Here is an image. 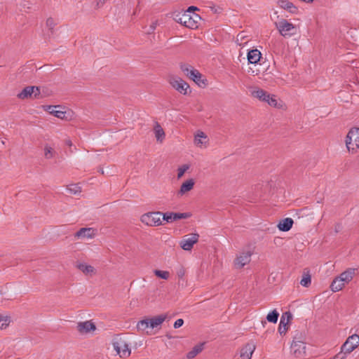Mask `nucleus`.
<instances>
[{
    "label": "nucleus",
    "mask_w": 359,
    "mask_h": 359,
    "mask_svg": "<svg viewBox=\"0 0 359 359\" xmlns=\"http://www.w3.org/2000/svg\"><path fill=\"white\" fill-rule=\"evenodd\" d=\"M40 89L36 86H27L17 95L20 100L28 98H38L40 95Z\"/></svg>",
    "instance_id": "nucleus-18"
},
{
    "label": "nucleus",
    "mask_w": 359,
    "mask_h": 359,
    "mask_svg": "<svg viewBox=\"0 0 359 359\" xmlns=\"http://www.w3.org/2000/svg\"><path fill=\"white\" fill-rule=\"evenodd\" d=\"M55 150L52 147H50L49 145H46L44 147L43 154H44V157L46 159L53 158L55 156Z\"/></svg>",
    "instance_id": "nucleus-33"
},
{
    "label": "nucleus",
    "mask_w": 359,
    "mask_h": 359,
    "mask_svg": "<svg viewBox=\"0 0 359 359\" xmlns=\"http://www.w3.org/2000/svg\"><path fill=\"white\" fill-rule=\"evenodd\" d=\"M262 325L263 327H264L265 325H266V321H262Z\"/></svg>",
    "instance_id": "nucleus-43"
},
{
    "label": "nucleus",
    "mask_w": 359,
    "mask_h": 359,
    "mask_svg": "<svg viewBox=\"0 0 359 359\" xmlns=\"http://www.w3.org/2000/svg\"><path fill=\"white\" fill-rule=\"evenodd\" d=\"M55 25H56V21L55 19H53V18H47V20L46 21V27L49 30H53Z\"/></svg>",
    "instance_id": "nucleus-38"
},
{
    "label": "nucleus",
    "mask_w": 359,
    "mask_h": 359,
    "mask_svg": "<svg viewBox=\"0 0 359 359\" xmlns=\"http://www.w3.org/2000/svg\"><path fill=\"white\" fill-rule=\"evenodd\" d=\"M264 102L267 103L270 107L281 109L286 110L287 106L285 103L279 97L275 95L269 94L267 93L265 99L263 100Z\"/></svg>",
    "instance_id": "nucleus-17"
},
{
    "label": "nucleus",
    "mask_w": 359,
    "mask_h": 359,
    "mask_svg": "<svg viewBox=\"0 0 359 359\" xmlns=\"http://www.w3.org/2000/svg\"><path fill=\"white\" fill-rule=\"evenodd\" d=\"M154 274L158 278L168 280L170 278V273L168 271L155 269Z\"/></svg>",
    "instance_id": "nucleus-31"
},
{
    "label": "nucleus",
    "mask_w": 359,
    "mask_h": 359,
    "mask_svg": "<svg viewBox=\"0 0 359 359\" xmlns=\"http://www.w3.org/2000/svg\"><path fill=\"white\" fill-rule=\"evenodd\" d=\"M359 346V335L354 334L349 336L341 347V353L349 354Z\"/></svg>",
    "instance_id": "nucleus-14"
},
{
    "label": "nucleus",
    "mask_w": 359,
    "mask_h": 359,
    "mask_svg": "<svg viewBox=\"0 0 359 359\" xmlns=\"http://www.w3.org/2000/svg\"><path fill=\"white\" fill-rule=\"evenodd\" d=\"M170 85L179 93L187 95L189 89V84L177 76L170 75L168 78Z\"/></svg>",
    "instance_id": "nucleus-12"
},
{
    "label": "nucleus",
    "mask_w": 359,
    "mask_h": 359,
    "mask_svg": "<svg viewBox=\"0 0 359 359\" xmlns=\"http://www.w3.org/2000/svg\"><path fill=\"white\" fill-rule=\"evenodd\" d=\"M191 217L190 212H165L163 213V220L171 223L177 220L188 219Z\"/></svg>",
    "instance_id": "nucleus-21"
},
{
    "label": "nucleus",
    "mask_w": 359,
    "mask_h": 359,
    "mask_svg": "<svg viewBox=\"0 0 359 359\" xmlns=\"http://www.w3.org/2000/svg\"><path fill=\"white\" fill-rule=\"evenodd\" d=\"M183 324H184V320L182 319H181V318L177 319L174 323V327L175 329L179 328V327H182L183 325Z\"/></svg>",
    "instance_id": "nucleus-40"
},
{
    "label": "nucleus",
    "mask_w": 359,
    "mask_h": 359,
    "mask_svg": "<svg viewBox=\"0 0 359 359\" xmlns=\"http://www.w3.org/2000/svg\"><path fill=\"white\" fill-rule=\"evenodd\" d=\"M198 8L197 7L190 6V7L188 8V9L186 11H189V12L195 13L194 11H198Z\"/></svg>",
    "instance_id": "nucleus-41"
},
{
    "label": "nucleus",
    "mask_w": 359,
    "mask_h": 359,
    "mask_svg": "<svg viewBox=\"0 0 359 359\" xmlns=\"http://www.w3.org/2000/svg\"><path fill=\"white\" fill-rule=\"evenodd\" d=\"M345 144L348 151L351 154L359 151V128H351L346 135Z\"/></svg>",
    "instance_id": "nucleus-6"
},
{
    "label": "nucleus",
    "mask_w": 359,
    "mask_h": 359,
    "mask_svg": "<svg viewBox=\"0 0 359 359\" xmlns=\"http://www.w3.org/2000/svg\"><path fill=\"white\" fill-rule=\"evenodd\" d=\"M278 312L276 310H273L267 314L266 320L270 323H276L278 321Z\"/></svg>",
    "instance_id": "nucleus-35"
},
{
    "label": "nucleus",
    "mask_w": 359,
    "mask_h": 359,
    "mask_svg": "<svg viewBox=\"0 0 359 359\" xmlns=\"http://www.w3.org/2000/svg\"><path fill=\"white\" fill-rule=\"evenodd\" d=\"M293 223L292 218H285L278 222L277 227L281 231H288L292 227Z\"/></svg>",
    "instance_id": "nucleus-26"
},
{
    "label": "nucleus",
    "mask_w": 359,
    "mask_h": 359,
    "mask_svg": "<svg viewBox=\"0 0 359 359\" xmlns=\"http://www.w3.org/2000/svg\"><path fill=\"white\" fill-rule=\"evenodd\" d=\"M356 269L349 268L335 277L330 285V290L334 292L341 290L346 285L348 284L355 275Z\"/></svg>",
    "instance_id": "nucleus-3"
},
{
    "label": "nucleus",
    "mask_w": 359,
    "mask_h": 359,
    "mask_svg": "<svg viewBox=\"0 0 359 359\" xmlns=\"http://www.w3.org/2000/svg\"><path fill=\"white\" fill-rule=\"evenodd\" d=\"M42 109L50 114L62 120L69 119V113L66 108L61 105H43Z\"/></svg>",
    "instance_id": "nucleus-11"
},
{
    "label": "nucleus",
    "mask_w": 359,
    "mask_h": 359,
    "mask_svg": "<svg viewBox=\"0 0 359 359\" xmlns=\"http://www.w3.org/2000/svg\"><path fill=\"white\" fill-rule=\"evenodd\" d=\"M254 250L251 247H245L239 250L235 257L233 264L235 269H241L251 262Z\"/></svg>",
    "instance_id": "nucleus-4"
},
{
    "label": "nucleus",
    "mask_w": 359,
    "mask_h": 359,
    "mask_svg": "<svg viewBox=\"0 0 359 359\" xmlns=\"http://www.w3.org/2000/svg\"><path fill=\"white\" fill-rule=\"evenodd\" d=\"M196 181L194 178H189L184 180L180 185L177 195L178 197H184L189 194L191 191L195 186Z\"/></svg>",
    "instance_id": "nucleus-19"
},
{
    "label": "nucleus",
    "mask_w": 359,
    "mask_h": 359,
    "mask_svg": "<svg viewBox=\"0 0 359 359\" xmlns=\"http://www.w3.org/2000/svg\"><path fill=\"white\" fill-rule=\"evenodd\" d=\"M96 330V325L92 320L81 321L76 324V330L82 335L93 336Z\"/></svg>",
    "instance_id": "nucleus-13"
},
{
    "label": "nucleus",
    "mask_w": 359,
    "mask_h": 359,
    "mask_svg": "<svg viewBox=\"0 0 359 359\" xmlns=\"http://www.w3.org/2000/svg\"><path fill=\"white\" fill-rule=\"evenodd\" d=\"M112 346L116 354L121 358H128L131 353L128 343L121 337H116L113 339Z\"/></svg>",
    "instance_id": "nucleus-10"
},
{
    "label": "nucleus",
    "mask_w": 359,
    "mask_h": 359,
    "mask_svg": "<svg viewBox=\"0 0 359 359\" xmlns=\"http://www.w3.org/2000/svg\"><path fill=\"white\" fill-rule=\"evenodd\" d=\"M173 18L177 22L190 29L197 28L201 20L198 14L189 11L176 12Z\"/></svg>",
    "instance_id": "nucleus-2"
},
{
    "label": "nucleus",
    "mask_w": 359,
    "mask_h": 359,
    "mask_svg": "<svg viewBox=\"0 0 359 359\" xmlns=\"http://www.w3.org/2000/svg\"><path fill=\"white\" fill-rule=\"evenodd\" d=\"M291 319L292 315L290 312H285L282 315L278 327V332L280 334H285L287 331Z\"/></svg>",
    "instance_id": "nucleus-24"
},
{
    "label": "nucleus",
    "mask_w": 359,
    "mask_h": 359,
    "mask_svg": "<svg viewBox=\"0 0 359 359\" xmlns=\"http://www.w3.org/2000/svg\"><path fill=\"white\" fill-rule=\"evenodd\" d=\"M199 239V235L196 233H193L184 236L180 242V246L184 251H191L194 245L196 244Z\"/></svg>",
    "instance_id": "nucleus-15"
},
{
    "label": "nucleus",
    "mask_w": 359,
    "mask_h": 359,
    "mask_svg": "<svg viewBox=\"0 0 359 359\" xmlns=\"http://www.w3.org/2000/svg\"><path fill=\"white\" fill-rule=\"evenodd\" d=\"M291 351L296 358H302L306 353V346L302 341H294L291 345Z\"/></svg>",
    "instance_id": "nucleus-23"
},
{
    "label": "nucleus",
    "mask_w": 359,
    "mask_h": 359,
    "mask_svg": "<svg viewBox=\"0 0 359 359\" xmlns=\"http://www.w3.org/2000/svg\"><path fill=\"white\" fill-rule=\"evenodd\" d=\"M340 359H344V358H341Z\"/></svg>",
    "instance_id": "nucleus-44"
},
{
    "label": "nucleus",
    "mask_w": 359,
    "mask_h": 359,
    "mask_svg": "<svg viewBox=\"0 0 359 359\" xmlns=\"http://www.w3.org/2000/svg\"><path fill=\"white\" fill-rule=\"evenodd\" d=\"M11 323V318L8 316L0 315V330L6 329Z\"/></svg>",
    "instance_id": "nucleus-34"
},
{
    "label": "nucleus",
    "mask_w": 359,
    "mask_h": 359,
    "mask_svg": "<svg viewBox=\"0 0 359 359\" xmlns=\"http://www.w3.org/2000/svg\"><path fill=\"white\" fill-rule=\"evenodd\" d=\"M256 344L251 340L243 345L239 351V357L241 359H251L254 351L256 349Z\"/></svg>",
    "instance_id": "nucleus-20"
},
{
    "label": "nucleus",
    "mask_w": 359,
    "mask_h": 359,
    "mask_svg": "<svg viewBox=\"0 0 359 359\" xmlns=\"http://www.w3.org/2000/svg\"><path fill=\"white\" fill-rule=\"evenodd\" d=\"M267 92L261 88H255L252 91V96L263 102L265 99Z\"/></svg>",
    "instance_id": "nucleus-30"
},
{
    "label": "nucleus",
    "mask_w": 359,
    "mask_h": 359,
    "mask_svg": "<svg viewBox=\"0 0 359 359\" xmlns=\"http://www.w3.org/2000/svg\"><path fill=\"white\" fill-rule=\"evenodd\" d=\"M261 57L262 53L257 49H252L248 53V60L251 64H257Z\"/></svg>",
    "instance_id": "nucleus-27"
},
{
    "label": "nucleus",
    "mask_w": 359,
    "mask_h": 359,
    "mask_svg": "<svg viewBox=\"0 0 359 359\" xmlns=\"http://www.w3.org/2000/svg\"><path fill=\"white\" fill-rule=\"evenodd\" d=\"M166 315L161 314L151 318H145L140 320L136 328L137 331L143 332L147 334H152V330L159 329L162 323L165 321Z\"/></svg>",
    "instance_id": "nucleus-1"
},
{
    "label": "nucleus",
    "mask_w": 359,
    "mask_h": 359,
    "mask_svg": "<svg viewBox=\"0 0 359 359\" xmlns=\"http://www.w3.org/2000/svg\"><path fill=\"white\" fill-rule=\"evenodd\" d=\"M74 266L83 275L88 277H93L97 274L96 269L86 262L78 260L74 263Z\"/></svg>",
    "instance_id": "nucleus-16"
},
{
    "label": "nucleus",
    "mask_w": 359,
    "mask_h": 359,
    "mask_svg": "<svg viewBox=\"0 0 359 359\" xmlns=\"http://www.w3.org/2000/svg\"><path fill=\"white\" fill-rule=\"evenodd\" d=\"M96 235V230L93 228H81L75 234L74 238L81 240L92 239Z\"/></svg>",
    "instance_id": "nucleus-22"
},
{
    "label": "nucleus",
    "mask_w": 359,
    "mask_h": 359,
    "mask_svg": "<svg viewBox=\"0 0 359 359\" xmlns=\"http://www.w3.org/2000/svg\"><path fill=\"white\" fill-rule=\"evenodd\" d=\"M193 144L196 148L204 150L210 147V138L204 131L196 130L193 134Z\"/></svg>",
    "instance_id": "nucleus-9"
},
{
    "label": "nucleus",
    "mask_w": 359,
    "mask_h": 359,
    "mask_svg": "<svg viewBox=\"0 0 359 359\" xmlns=\"http://www.w3.org/2000/svg\"><path fill=\"white\" fill-rule=\"evenodd\" d=\"M311 276L309 274H304L302 276V278L300 281V284L304 287H309L311 285Z\"/></svg>",
    "instance_id": "nucleus-37"
},
{
    "label": "nucleus",
    "mask_w": 359,
    "mask_h": 359,
    "mask_svg": "<svg viewBox=\"0 0 359 359\" xmlns=\"http://www.w3.org/2000/svg\"><path fill=\"white\" fill-rule=\"evenodd\" d=\"M186 269L183 266H180L177 269L176 274L179 278L182 279L186 275Z\"/></svg>",
    "instance_id": "nucleus-39"
},
{
    "label": "nucleus",
    "mask_w": 359,
    "mask_h": 359,
    "mask_svg": "<svg viewBox=\"0 0 359 359\" xmlns=\"http://www.w3.org/2000/svg\"><path fill=\"white\" fill-rule=\"evenodd\" d=\"M67 189L69 193L72 194H79L81 191V187L77 184H72L67 187Z\"/></svg>",
    "instance_id": "nucleus-36"
},
{
    "label": "nucleus",
    "mask_w": 359,
    "mask_h": 359,
    "mask_svg": "<svg viewBox=\"0 0 359 359\" xmlns=\"http://www.w3.org/2000/svg\"><path fill=\"white\" fill-rule=\"evenodd\" d=\"M204 343H200L194 346L187 353V358L188 359H193L198 355L203 350Z\"/></svg>",
    "instance_id": "nucleus-29"
},
{
    "label": "nucleus",
    "mask_w": 359,
    "mask_h": 359,
    "mask_svg": "<svg viewBox=\"0 0 359 359\" xmlns=\"http://www.w3.org/2000/svg\"><path fill=\"white\" fill-rule=\"evenodd\" d=\"M191 165L188 163L180 165L177 169V177L181 179L184 174L190 169Z\"/></svg>",
    "instance_id": "nucleus-32"
},
{
    "label": "nucleus",
    "mask_w": 359,
    "mask_h": 359,
    "mask_svg": "<svg viewBox=\"0 0 359 359\" xmlns=\"http://www.w3.org/2000/svg\"><path fill=\"white\" fill-rule=\"evenodd\" d=\"M276 27L281 36L289 38L297 33V27L287 20H281L276 23Z\"/></svg>",
    "instance_id": "nucleus-8"
},
{
    "label": "nucleus",
    "mask_w": 359,
    "mask_h": 359,
    "mask_svg": "<svg viewBox=\"0 0 359 359\" xmlns=\"http://www.w3.org/2000/svg\"><path fill=\"white\" fill-rule=\"evenodd\" d=\"M107 0H97V5L98 6H102Z\"/></svg>",
    "instance_id": "nucleus-42"
},
{
    "label": "nucleus",
    "mask_w": 359,
    "mask_h": 359,
    "mask_svg": "<svg viewBox=\"0 0 359 359\" xmlns=\"http://www.w3.org/2000/svg\"><path fill=\"white\" fill-rule=\"evenodd\" d=\"M278 4L280 8L285 9L292 13H297V7L288 0H278Z\"/></svg>",
    "instance_id": "nucleus-28"
},
{
    "label": "nucleus",
    "mask_w": 359,
    "mask_h": 359,
    "mask_svg": "<svg viewBox=\"0 0 359 359\" xmlns=\"http://www.w3.org/2000/svg\"><path fill=\"white\" fill-rule=\"evenodd\" d=\"M180 69L186 76L192 80L199 87L204 88L207 86V80L197 69L185 64L182 65Z\"/></svg>",
    "instance_id": "nucleus-5"
},
{
    "label": "nucleus",
    "mask_w": 359,
    "mask_h": 359,
    "mask_svg": "<svg viewBox=\"0 0 359 359\" xmlns=\"http://www.w3.org/2000/svg\"><path fill=\"white\" fill-rule=\"evenodd\" d=\"M140 222L148 226H158L163 224V213L161 212H148L140 217Z\"/></svg>",
    "instance_id": "nucleus-7"
},
{
    "label": "nucleus",
    "mask_w": 359,
    "mask_h": 359,
    "mask_svg": "<svg viewBox=\"0 0 359 359\" xmlns=\"http://www.w3.org/2000/svg\"><path fill=\"white\" fill-rule=\"evenodd\" d=\"M154 134L158 143H163L165 138V133L159 123H156L154 127Z\"/></svg>",
    "instance_id": "nucleus-25"
}]
</instances>
